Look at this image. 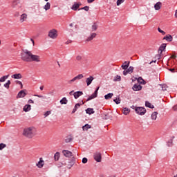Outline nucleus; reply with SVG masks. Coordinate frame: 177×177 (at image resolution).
Instances as JSON below:
<instances>
[{"instance_id": "obj_1", "label": "nucleus", "mask_w": 177, "mask_h": 177, "mask_svg": "<svg viewBox=\"0 0 177 177\" xmlns=\"http://www.w3.org/2000/svg\"><path fill=\"white\" fill-rule=\"evenodd\" d=\"M21 59L24 62H26L28 63L31 62H36L37 63H39V62H41L39 55H33L31 51H28L27 49L22 50V53H21Z\"/></svg>"}, {"instance_id": "obj_2", "label": "nucleus", "mask_w": 177, "mask_h": 177, "mask_svg": "<svg viewBox=\"0 0 177 177\" xmlns=\"http://www.w3.org/2000/svg\"><path fill=\"white\" fill-rule=\"evenodd\" d=\"M74 164H75V158L74 156H73L71 159H65L62 162V165H66L68 169H71Z\"/></svg>"}, {"instance_id": "obj_3", "label": "nucleus", "mask_w": 177, "mask_h": 177, "mask_svg": "<svg viewBox=\"0 0 177 177\" xmlns=\"http://www.w3.org/2000/svg\"><path fill=\"white\" fill-rule=\"evenodd\" d=\"M32 129H34V127H28L24 129L23 132L24 136L28 138V139H32V138H34V133H32Z\"/></svg>"}, {"instance_id": "obj_4", "label": "nucleus", "mask_w": 177, "mask_h": 177, "mask_svg": "<svg viewBox=\"0 0 177 177\" xmlns=\"http://www.w3.org/2000/svg\"><path fill=\"white\" fill-rule=\"evenodd\" d=\"M136 113L139 115H145V114H146V108L143 106H138L136 109Z\"/></svg>"}, {"instance_id": "obj_5", "label": "nucleus", "mask_w": 177, "mask_h": 177, "mask_svg": "<svg viewBox=\"0 0 177 177\" xmlns=\"http://www.w3.org/2000/svg\"><path fill=\"white\" fill-rule=\"evenodd\" d=\"M48 37L52 38V39H55V38H57V30L56 29L50 30L48 32Z\"/></svg>"}, {"instance_id": "obj_6", "label": "nucleus", "mask_w": 177, "mask_h": 177, "mask_svg": "<svg viewBox=\"0 0 177 177\" xmlns=\"http://www.w3.org/2000/svg\"><path fill=\"white\" fill-rule=\"evenodd\" d=\"M166 48H167V44L165 43L162 44L158 49V52H160V55H156V57H158V59H160L161 55L162 54V52L165 50Z\"/></svg>"}, {"instance_id": "obj_7", "label": "nucleus", "mask_w": 177, "mask_h": 177, "mask_svg": "<svg viewBox=\"0 0 177 177\" xmlns=\"http://www.w3.org/2000/svg\"><path fill=\"white\" fill-rule=\"evenodd\" d=\"M93 158L97 162H102V153L100 152H95Z\"/></svg>"}, {"instance_id": "obj_8", "label": "nucleus", "mask_w": 177, "mask_h": 177, "mask_svg": "<svg viewBox=\"0 0 177 177\" xmlns=\"http://www.w3.org/2000/svg\"><path fill=\"white\" fill-rule=\"evenodd\" d=\"M26 92H27L26 89L21 90L17 95V99L26 97V96H27V93H26Z\"/></svg>"}, {"instance_id": "obj_9", "label": "nucleus", "mask_w": 177, "mask_h": 177, "mask_svg": "<svg viewBox=\"0 0 177 177\" xmlns=\"http://www.w3.org/2000/svg\"><path fill=\"white\" fill-rule=\"evenodd\" d=\"M62 154L64 156V157H66L68 158H70V157H74L73 155V152L68 150H62Z\"/></svg>"}, {"instance_id": "obj_10", "label": "nucleus", "mask_w": 177, "mask_h": 177, "mask_svg": "<svg viewBox=\"0 0 177 177\" xmlns=\"http://www.w3.org/2000/svg\"><path fill=\"white\" fill-rule=\"evenodd\" d=\"M82 5V3H81V2H75L73 3V5L72 6V7L71 8V9H72V10H74L75 12L78 10V9H80V6H81Z\"/></svg>"}, {"instance_id": "obj_11", "label": "nucleus", "mask_w": 177, "mask_h": 177, "mask_svg": "<svg viewBox=\"0 0 177 177\" xmlns=\"http://www.w3.org/2000/svg\"><path fill=\"white\" fill-rule=\"evenodd\" d=\"M82 78H84V75L79 74L78 75H77L76 77H75L72 80H71L68 83L71 84L72 82L77 81V80H82Z\"/></svg>"}, {"instance_id": "obj_12", "label": "nucleus", "mask_w": 177, "mask_h": 177, "mask_svg": "<svg viewBox=\"0 0 177 177\" xmlns=\"http://www.w3.org/2000/svg\"><path fill=\"white\" fill-rule=\"evenodd\" d=\"M133 66H129V68H127L126 71H123V75H127L129 73L132 74L133 73Z\"/></svg>"}, {"instance_id": "obj_13", "label": "nucleus", "mask_w": 177, "mask_h": 177, "mask_svg": "<svg viewBox=\"0 0 177 177\" xmlns=\"http://www.w3.org/2000/svg\"><path fill=\"white\" fill-rule=\"evenodd\" d=\"M102 120H113V116L109 113H102L101 114Z\"/></svg>"}, {"instance_id": "obj_14", "label": "nucleus", "mask_w": 177, "mask_h": 177, "mask_svg": "<svg viewBox=\"0 0 177 177\" xmlns=\"http://www.w3.org/2000/svg\"><path fill=\"white\" fill-rule=\"evenodd\" d=\"M85 104V102H84L83 100H82V104L77 103L75 105V107H74V109L72 111V114H74V113H75V111H77V110H78V107H80L81 106H82V104Z\"/></svg>"}, {"instance_id": "obj_15", "label": "nucleus", "mask_w": 177, "mask_h": 177, "mask_svg": "<svg viewBox=\"0 0 177 177\" xmlns=\"http://www.w3.org/2000/svg\"><path fill=\"white\" fill-rule=\"evenodd\" d=\"M142 88H143V87L140 84H135L133 86L132 89H133V91H142Z\"/></svg>"}, {"instance_id": "obj_16", "label": "nucleus", "mask_w": 177, "mask_h": 177, "mask_svg": "<svg viewBox=\"0 0 177 177\" xmlns=\"http://www.w3.org/2000/svg\"><path fill=\"white\" fill-rule=\"evenodd\" d=\"M95 80V77L93 76H90L89 77L86 79V84L87 86H89L91 84H92V82Z\"/></svg>"}, {"instance_id": "obj_17", "label": "nucleus", "mask_w": 177, "mask_h": 177, "mask_svg": "<svg viewBox=\"0 0 177 177\" xmlns=\"http://www.w3.org/2000/svg\"><path fill=\"white\" fill-rule=\"evenodd\" d=\"M82 95H84V92L82 91H76L73 93V96L75 99H78V97H80V96H82Z\"/></svg>"}, {"instance_id": "obj_18", "label": "nucleus", "mask_w": 177, "mask_h": 177, "mask_svg": "<svg viewBox=\"0 0 177 177\" xmlns=\"http://www.w3.org/2000/svg\"><path fill=\"white\" fill-rule=\"evenodd\" d=\"M162 6V3L158 1L154 5V9L155 10H160Z\"/></svg>"}, {"instance_id": "obj_19", "label": "nucleus", "mask_w": 177, "mask_h": 177, "mask_svg": "<svg viewBox=\"0 0 177 177\" xmlns=\"http://www.w3.org/2000/svg\"><path fill=\"white\" fill-rule=\"evenodd\" d=\"M163 39H165L167 41V42H172V39H174V37H172V35H167L163 37Z\"/></svg>"}, {"instance_id": "obj_20", "label": "nucleus", "mask_w": 177, "mask_h": 177, "mask_svg": "<svg viewBox=\"0 0 177 177\" xmlns=\"http://www.w3.org/2000/svg\"><path fill=\"white\" fill-rule=\"evenodd\" d=\"M11 77L14 78V80H21V78H23V76H21V73H17L12 75Z\"/></svg>"}, {"instance_id": "obj_21", "label": "nucleus", "mask_w": 177, "mask_h": 177, "mask_svg": "<svg viewBox=\"0 0 177 177\" xmlns=\"http://www.w3.org/2000/svg\"><path fill=\"white\" fill-rule=\"evenodd\" d=\"M37 167H38L39 168H42L44 165V162L42 160V158H40V160L37 163Z\"/></svg>"}, {"instance_id": "obj_22", "label": "nucleus", "mask_w": 177, "mask_h": 177, "mask_svg": "<svg viewBox=\"0 0 177 177\" xmlns=\"http://www.w3.org/2000/svg\"><path fill=\"white\" fill-rule=\"evenodd\" d=\"M24 111L25 113H28V111H30L31 110V105L30 104H26L23 108Z\"/></svg>"}, {"instance_id": "obj_23", "label": "nucleus", "mask_w": 177, "mask_h": 177, "mask_svg": "<svg viewBox=\"0 0 177 177\" xmlns=\"http://www.w3.org/2000/svg\"><path fill=\"white\" fill-rule=\"evenodd\" d=\"M86 114H88L89 115H91L92 114H95V111H93V108H87L86 109Z\"/></svg>"}, {"instance_id": "obj_24", "label": "nucleus", "mask_w": 177, "mask_h": 177, "mask_svg": "<svg viewBox=\"0 0 177 177\" xmlns=\"http://www.w3.org/2000/svg\"><path fill=\"white\" fill-rule=\"evenodd\" d=\"M96 35H97V34L92 33L88 37H87L86 41L88 42H89V41H92V39H93V38H96Z\"/></svg>"}, {"instance_id": "obj_25", "label": "nucleus", "mask_w": 177, "mask_h": 177, "mask_svg": "<svg viewBox=\"0 0 177 177\" xmlns=\"http://www.w3.org/2000/svg\"><path fill=\"white\" fill-rule=\"evenodd\" d=\"M96 35H97V34L92 33L88 37H87L86 41L88 42H89V41H92V39H93V38H96Z\"/></svg>"}, {"instance_id": "obj_26", "label": "nucleus", "mask_w": 177, "mask_h": 177, "mask_svg": "<svg viewBox=\"0 0 177 177\" xmlns=\"http://www.w3.org/2000/svg\"><path fill=\"white\" fill-rule=\"evenodd\" d=\"M99 22L97 21V22H94L93 24V25L91 26L92 31H96L97 30V27H98L97 24Z\"/></svg>"}, {"instance_id": "obj_27", "label": "nucleus", "mask_w": 177, "mask_h": 177, "mask_svg": "<svg viewBox=\"0 0 177 177\" xmlns=\"http://www.w3.org/2000/svg\"><path fill=\"white\" fill-rule=\"evenodd\" d=\"M131 112V109H129L127 107H125L123 109L122 113L123 114H124V115H128V114H129V113Z\"/></svg>"}, {"instance_id": "obj_28", "label": "nucleus", "mask_w": 177, "mask_h": 177, "mask_svg": "<svg viewBox=\"0 0 177 177\" xmlns=\"http://www.w3.org/2000/svg\"><path fill=\"white\" fill-rule=\"evenodd\" d=\"M113 96H114V94L113 93H109L104 95V99H106V100H109V99H111Z\"/></svg>"}, {"instance_id": "obj_29", "label": "nucleus", "mask_w": 177, "mask_h": 177, "mask_svg": "<svg viewBox=\"0 0 177 177\" xmlns=\"http://www.w3.org/2000/svg\"><path fill=\"white\" fill-rule=\"evenodd\" d=\"M131 64V62H128V63L127 64H122L121 67L122 68V70H124V71H126V70H128V67H129V64Z\"/></svg>"}, {"instance_id": "obj_30", "label": "nucleus", "mask_w": 177, "mask_h": 177, "mask_svg": "<svg viewBox=\"0 0 177 177\" xmlns=\"http://www.w3.org/2000/svg\"><path fill=\"white\" fill-rule=\"evenodd\" d=\"M95 97H97V95H96V93H93L87 98L86 102H89V100H92V99H95Z\"/></svg>"}, {"instance_id": "obj_31", "label": "nucleus", "mask_w": 177, "mask_h": 177, "mask_svg": "<svg viewBox=\"0 0 177 177\" xmlns=\"http://www.w3.org/2000/svg\"><path fill=\"white\" fill-rule=\"evenodd\" d=\"M68 102V100H67V98L66 97H64L60 101L59 103L61 104H67Z\"/></svg>"}, {"instance_id": "obj_32", "label": "nucleus", "mask_w": 177, "mask_h": 177, "mask_svg": "<svg viewBox=\"0 0 177 177\" xmlns=\"http://www.w3.org/2000/svg\"><path fill=\"white\" fill-rule=\"evenodd\" d=\"M59 158H60V153L59 152H56L54 155L55 161H59Z\"/></svg>"}, {"instance_id": "obj_33", "label": "nucleus", "mask_w": 177, "mask_h": 177, "mask_svg": "<svg viewBox=\"0 0 177 177\" xmlns=\"http://www.w3.org/2000/svg\"><path fill=\"white\" fill-rule=\"evenodd\" d=\"M145 106L148 107L149 109H154V105H152L151 103L148 101L145 102Z\"/></svg>"}, {"instance_id": "obj_34", "label": "nucleus", "mask_w": 177, "mask_h": 177, "mask_svg": "<svg viewBox=\"0 0 177 177\" xmlns=\"http://www.w3.org/2000/svg\"><path fill=\"white\" fill-rule=\"evenodd\" d=\"M91 128H92V127L89 125V124H86L82 127L83 131H88V129H91Z\"/></svg>"}, {"instance_id": "obj_35", "label": "nucleus", "mask_w": 177, "mask_h": 177, "mask_svg": "<svg viewBox=\"0 0 177 177\" xmlns=\"http://www.w3.org/2000/svg\"><path fill=\"white\" fill-rule=\"evenodd\" d=\"M8 77H9V75L1 77L0 78V82H5V81H6V80H8Z\"/></svg>"}, {"instance_id": "obj_36", "label": "nucleus", "mask_w": 177, "mask_h": 177, "mask_svg": "<svg viewBox=\"0 0 177 177\" xmlns=\"http://www.w3.org/2000/svg\"><path fill=\"white\" fill-rule=\"evenodd\" d=\"M10 84H12L10 80H8L6 84H4V85H3L4 88H6V89H9V88L10 86Z\"/></svg>"}, {"instance_id": "obj_37", "label": "nucleus", "mask_w": 177, "mask_h": 177, "mask_svg": "<svg viewBox=\"0 0 177 177\" xmlns=\"http://www.w3.org/2000/svg\"><path fill=\"white\" fill-rule=\"evenodd\" d=\"M157 114H158V113L157 111H154L151 115V120H157Z\"/></svg>"}, {"instance_id": "obj_38", "label": "nucleus", "mask_w": 177, "mask_h": 177, "mask_svg": "<svg viewBox=\"0 0 177 177\" xmlns=\"http://www.w3.org/2000/svg\"><path fill=\"white\" fill-rule=\"evenodd\" d=\"M24 19H27V14H26V13H24L21 15L20 21H21V23H23V21H24Z\"/></svg>"}, {"instance_id": "obj_39", "label": "nucleus", "mask_w": 177, "mask_h": 177, "mask_svg": "<svg viewBox=\"0 0 177 177\" xmlns=\"http://www.w3.org/2000/svg\"><path fill=\"white\" fill-rule=\"evenodd\" d=\"M113 102H115L116 104H120V103H121V99L120 98V95H118L115 99H114Z\"/></svg>"}, {"instance_id": "obj_40", "label": "nucleus", "mask_w": 177, "mask_h": 177, "mask_svg": "<svg viewBox=\"0 0 177 177\" xmlns=\"http://www.w3.org/2000/svg\"><path fill=\"white\" fill-rule=\"evenodd\" d=\"M113 81H114L115 82H119L120 81H121V76L117 75L116 76L114 77Z\"/></svg>"}, {"instance_id": "obj_41", "label": "nucleus", "mask_w": 177, "mask_h": 177, "mask_svg": "<svg viewBox=\"0 0 177 177\" xmlns=\"http://www.w3.org/2000/svg\"><path fill=\"white\" fill-rule=\"evenodd\" d=\"M44 9L46 10H49V9H50V3L47 2L44 6Z\"/></svg>"}, {"instance_id": "obj_42", "label": "nucleus", "mask_w": 177, "mask_h": 177, "mask_svg": "<svg viewBox=\"0 0 177 177\" xmlns=\"http://www.w3.org/2000/svg\"><path fill=\"white\" fill-rule=\"evenodd\" d=\"M78 10H85L86 12H88V10H89V6H86L84 7L79 8Z\"/></svg>"}, {"instance_id": "obj_43", "label": "nucleus", "mask_w": 177, "mask_h": 177, "mask_svg": "<svg viewBox=\"0 0 177 177\" xmlns=\"http://www.w3.org/2000/svg\"><path fill=\"white\" fill-rule=\"evenodd\" d=\"M18 3H20V0H15V1L12 2V7H13V8H16V6H17Z\"/></svg>"}, {"instance_id": "obj_44", "label": "nucleus", "mask_w": 177, "mask_h": 177, "mask_svg": "<svg viewBox=\"0 0 177 177\" xmlns=\"http://www.w3.org/2000/svg\"><path fill=\"white\" fill-rule=\"evenodd\" d=\"M15 82L17 85H20V86H21L20 88L21 89H23V83L21 82H20L19 80H16Z\"/></svg>"}, {"instance_id": "obj_45", "label": "nucleus", "mask_w": 177, "mask_h": 177, "mask_svg": "<svg viewBox=\"0 0 177 177\" xmlns=\"http://www.w3.org/2000/svg\"><path fill=\"white\" fill-rule=\"evenodd\" d=\"M125 0H117L116 2V5L117 6H120V5H121V3H123V2H124Z\"/></svg>"}, {"instance_id": "obj_46", "label": "nucleus", "mask_w": 177, "mask_h": 177, "mask_svg": "<svg viewBox=\"0 0 177 177\" xmlns=\"http://www.w3.org/2000/svg\"><path fill=\"white\" fill-rule=\"evenodd\" d=\"M5 147H6V144L0 143V150H3V149H5Z\"/></svg>"}, {"instance_id": "obj_47", "label": "nucleus", "mask_w": 177, "mask_h": 177, "mask_svg": "<svg viewBox=\"0 0 177 177\" xmlns=\"http://www.w3.org/2000/svg\"><path fill=\"white\" fill-rule=\"evenodd\" d=\"M161 88H162V91H167V85L165 84H159Z\"/></svg>"}, {"instance_id": "obj_48", "label": "nucleus", "mask_w": 177, "mask_h": 177, "mask_svg": "<svg viewBox=\"0 0 177 177\" xmlns=\"http://www.w3.org/2000/svg\"><path fill=\"white\" fill-rule=\"evenodd\" d=\"M158 32H160V34H162V35H165V32H164V30H161V28H158Z\"/></svg>"}, {"instance_id": "obj_49", "label": "nucleus", "mask_w": 177, "mask_h": 177, "mask_svg": "<svg viewBox=\"0 0 177 177\" xmlns=\"http://www.w3.org/2000/svg\"><path fill=\"white\" fill-rule=\"evenodd\" d=\"M172 139H170L168 142H167V146L169 147H171V146H172Z\"/></svg>"}, {"instance_id": "obj_50", "label": "nucleus", "mask_w": 177, "mask_h": 177, "mask_svg": "<svg viewBox=\"0 0 177 177\" xmlns=\"http://www.w3.org/2000/svg\"><path fill=\"white\" fill-rule=\"evenodd\" d=\"M52 111H47L45 113H44V117H48V115H50V114H51Z\"/></svg>"}, {"instance_id": "obj_51", "label": "nucleus", "mask_w": 177, "mask_h": 177, "mask_svg": "<svg viewBox=\"0 0 177 177\" xmlns=\"http://www.w3.org/2000/svg\"><path fill=\"white\" fill-rule=\"evenodd\" d=\"M71 140H73V138H67L65 139L66 143H70V142H71Z\"/></svg>"}, {"instance_id": "obj_52", "label": "nucleus", "mask_w": 177, "mask_h": 177, "mask_svg": "<svg viewBox=\"0 0 177 177\" xmlns=\"http://www.w3.org/2000/svg\"><path fill=\"white\" fill-rule=\"evenodd\" d=\"M82 162L83 164H86V162H88V158H82Z\"/></svg>"}, {"instance_id": "obj_53", "label": "nucleus", "mask_w": 177, "mask_h": 177, "mask_svg": "<svg viewBox=\"0 0 177 177\" xmlns=\"http://www.w3.org/2000/svg\"><path fill=\"white\" fill-rule=\"evenodd\" d=\"M34 96L37 97H41L42 99H46V96H44V95H34Z\"/></svg>"}, {"instance_id": "obj_54", "label": "nucleus", "mask_w": 177, "mask_h": 177, "mask_svg": "<svg viewBox=\"0 0 177 177\" xmlns=\"http://www.w3.org/2000/svg\"><path fill=\"white\" fill-rule=\"evenodd\" d=\"M76 60H77V62H80V60H82V57L81 55H77L76 57Z\"/></svg>"}, {"instance_id": "obj_55", "label": "nucleus", "mask_w": 177, "mask_h": 177, "mask_svg": "<svg viewBox=\"0 0 177 177\" xmlns=\"http://www.w3.org/2000/svg\"><path fill=\"white\" fill-rule=\"evenodd\" d=\"M140 84L141 85H146V81L142 79V81L140 82Z\"/></svg>"}, {"instance_id": "obj_56", "label": "nucleus", "mask_w": 177, "mask_h": 177, "mask_svg": "<svg viewBox=\"0 0 177 177\" xmlns=\"http://www.w3.org/2000/svg\"><path fill=\"white\" fill-rule=\"evenodd\" d=\"M100 88V86L97 87L95 91H94V93H95V95H97V92H98Z\"/></svg>"}, {"instance_id": "obj_57", "label": "nucleus", "mask_w": 177, "mask_h": 177, "mask_svg": "<svg viewBox=\"0 0 177 177\" xmlns=\"http://www.w3.org/2000/svg\"><path fill=\"white\" fill-rule=\"evenodd\" d=\"M169 71H171V73H177V71H175V68H169Z\"/></svg>"}, {"instance_id": "obj_58", "label": "nucleus", "mask_w": 177, "mask_h": 177, "mask_svg": "<svg viewBox=\"0 0 177 177\" xmlns=\"http://www.w3.org/2000/svg\"><path fill=\"white\" fill-rule=\"evenodd\" d=\"M131 109H132L133 110H135V111H136V109H138V106L133 105L131 106Z\"/></svg>"}, {"instance_id": "obj_59", "label": "nucleus", "mask_w": 177, "mask_h": 177, "mask_svg": "<svg viewBox=\"0 0 177 177\" xmlns=\"http://www.w3.org/2000/svg\"><path fill=\"white\" fill-rule=\"evenodd\" d=\"M136 80H137L138 82H140V81H142L143 78L142 77H139L138 78L136 77Z\"/></svg>"}, {"instance_id": "obj_60", "label": "nucleus", "mask_w": 177, "mask_h": 177, "mask_svg": "<svg viewBox=\"0 0 177 177\" xmlns=\"http://www.w3.org/2000/svg\"><path fill=\"white\" fill-rule=\"evenodd\" d=\"M173 110H174V111H177V104H176V105H174V106H173Z\"/></svg>"}, {"instance_id": "obj_61", "label": "nucleus", "mask_w": 177, "mask_h": 177, "mask_svg": "<svg viewBox=\"0 0 177 177\" xmlns=\"http://www.w3.org/2000/svg\"><path fill=\"white\" fill-rule=\"evenodd\" d=\"M71 42H73V41H71V40H68V41L66 42V45H68V44H71Z\"/></svg>"}, {"instance_id": "obj_62", "label": "nucleus", "mask_w": 177, "mask_h": 177, "mask_svg": "<svg viewBox=\"0 0 177 177\" xmlns=\"http://www.w3.org/2000/svg\"><path fill=\"white\" fill-rule=\"evenodd\" d=\"M88 3H92V2H95V0H87Z\"/></svg>"}, {"instance_id": "obj_63", "label": "nucleus", "mask_w": 177, "mask_h": 177, "mask_svg": "<svg viewBox=\"0 0 177 177\" xmlns=\"http://www.w3.org/2000/svg\"><path fill=\"white\" fill-rule=\"evenodd\" d=\"M28 103H32L34 104V101L31 99H30L28 101Z\"/></svg>"}, {"instance_id": "obj_64", "label": "nucleus", "mask_w": 177, "mask_h": 177, "mask_svg": "<svg viewBox=\"0 0 177 177\" xmlns=\"http://www.w3.org/2000/svg\"><path fill=\"white\" fill-rule=\"evenodd\" d=\"M177 56L176 55H171V59H176Z\"/></svg>"}]
</instances>
